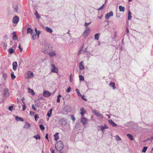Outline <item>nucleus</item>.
I'll list each match as a JSON object with an SVG mask.
<instances>
[{
    "label": "nucleus",
    "mask_w": 153,
    "mask_h": 153,
    "mask_svg": "<svg viewBox=\"0 0 153 153\" xmlns=\"http://www.w3.org/2000/svg\"><path fill=\"white\" fill-rule=\"evenodd\" d=\"M64 147V145L62 141L57 142L56 144L55 148L56 150L58 151H60L62 150Z\"/></svg>",
    "instance_id": "obj_1"
},
{
    "label": "nucleus",
    "mask_w": 153,
    "mask_h": 153,
    "mask_svg": "<svg viewBox=\"0 0 153 153\" xmlns=\"http://www.w3.org/2000/svg\"><path fill=\"white\" fill-rule=\"evenodd\" d=\"M51 48V49H52V47L50 45L48 44H46L45 45V46L42 48L41 51H42L45 54H47L48 53L49 49Z\"/></svg>",
    "instance_id": "obj_2"
},
{
    "label": "nucleus",
    "mask_w": 153,
    "mask_h": 153,
    "mask_svg": "<svg viewBox=\"0 0 153 153\" xmlns=\"http://www.w3.org/2000/svg\"><path fill=\"white\" fill-rule=\"evenodd\" d=\"M51 67L52 68L51 69V72L53 73H57L58 72V70L55 65L53 64L51 65Z\"/></svg>",
    "instance_id": "obj_3"
},
{
    "label": "nucleus",
    "mask_w": 153,
    "mask_h": 153,
    "mask_svg": "<svg viewBox=\"0 0 153 153\" xmlns=\"http://www.w3.org/2000/svg\"><path fill=\"white\" fill-rule=\"evenodd\" d=\"M92 113L99 118L102 119L103 118L102 114L98 112L95 109H94L92 110Z\"/></svg>",
    "instance_id": "obj_4"
},
{
    "label": "nucleus",
    "mask_w": 153,
    "mask_h": 153,
    "mask_svg": "<svg viewBox=\"0 0 153 153\" xmlns=\"http://www.w3.org/2000/svg\"><path fill=\"white\" fill-rule=\"evenodd\" d=\"M59 123L63 126H65L67 123V121L65 118H61L59 120Z\"/></svg>",
    "instance_id": "obj_5"
},
{
    "label": "nucleus",
    "mask_w": 153,
    "mask_h": 153,
    "mask_svg": "<svg viewBox=\"0 0 153 153\" xmlns=\"http://www.w3.org/2000/svg\"><path fill=\"white\" fill-rule=\"evenodd\" d=\"M25 75L26 77L29 78H31L33 76V73L30 71H27Z\"/></svg>",
    "instance_id": "obj_6"
},
{
    "label": "nucleus",
    "mask_w": 153,
    "mask_h": 153,
    "mask_svg": "<svg viewBox=\"0 0 153 153\" xmlns=\"http://www.w3.org/2000/svg\"><path fill=\"white\" fill-rule=\"evenodd\" d=\"M51 93L49 91L45 90L43 92V96L45 97H49L51 95Z\"/></svg>",
    "instance_id": "obj_7"
},
{
    "label": "nucleus",
    "mask_w": 153,
    "mask_h": 153,
    "mask_svg": "<svg viewBox=\"0 0 153 153\" xmlns=\"http://www.w3.org/2000/svg\"><path fill=\"white\" fill-rule=\"evenodd\" d=\"M113 12L112 11H110L109 13H107L105 16V18L106 19H108L111 16H113Z\"/></svg>",
    "instance_id": "obj_8"
},
{
    "label": "nucleus",
    "mask_w": 153,
    "mask_h": 153,
    "mask_svg": "<svg viewBox=\"0 0 153 153\" xmlns=\"http://www.w3.org/2000/svg\"><path fill=\"white\" fill-rule=\"evenodd\" d=\"M81 118L80 122L82 123L83 124H85L86 122L88 121V120L87 119L83 117Z\"/></svg>",
    "instance_id": "obj_9"
},
{
    "label": "nucleus",
    "mask_w": 153,
    "mask_h": 153,
    "mask_svg": "<svg viewBox=\"0 0 153 153\" xmlns=\"http://www.w3.org/2000/svg\"><path fill=\"white\" fill-rule=\"evenodd\" d=\"M99 127L100 128V130L102 131L103 132H104V129L108 128V126H107L105 124L103 126H99Z\"/></svg>",
    "instance_id": "obj_10"
},
{
    "label": "nucleus",
    "mask_w": 153,
    "mask_h": 153,
    "mask_svg": "<svg viewBox=\"0 0 153 153\" xmlns=\"http://www.w3.org/2000/svg\"><path fill=\"white\" fill-rule=\"evenodd\" d=\"M19 20V18L17 16H15L13 19V22L14 23H17Z\"/></svg>",
    "instance_id": "obj_11"
},
{
    "label": "nucleus",
    "mask_w": 153,
    "mask_h": 153,
    "mask_svg": "<svg viewBox=\"0 0 153 153\" xmlns=\"http://www.w3.org/2000/svg\"><path fill=\"white\" fill-rule=\"evenodd\" d=\"M48 54L51 57H53V56H56V53L55 51H51L48 52Z\"/></svg>",
    "instance_id": "obj_12"
},
{
    "label": "nucleus",
    "mask_w": 153,
    "mask_h": 153,
    "mask_svg": "<svg viewBox=\"0 0 153 153\" xmlns=\"http://www.w3.org/2000/svg\"><path fill=\"white\" fill-rule=\"evenodd\" d=\"M8 89L7 88L4 89V95L5 97H7L9 95Z\"/></svg>",
    "instance_id": "obj_13"
},
{
    "label": "nucleus",
    "mask_w": 153,
    "mask_h": 153,
    "mask_svg": "<svg viewBox=\"0 0 153 153\" xmlns=\"http://www.w3.org/2000/svg\"><path fill=\"white\" fill-rule=\"evenodd\" d=\"M80 114L81 115L82 117H83L84 114L86 112L85 110L83 108H82L80 110Z\"/></svg>",
    "instance_id": "obj_14"
},
{
    "label": "nucleus",
    "mask_w": 153,
    "mask_h": 153,
    "mask_svg": "<svg viewBox=\"0 0 153 153\" xmlns=\"http://www.w3.org/2000/svg\"><path fill=\"white\" fill-rule=\"evenodd\" d=\"M79 68L81 70H83L85 69L82 61L79 64Z\"/></svg>",
    "instance_id": "obj_15"
},
{
    "label": "nucleus",
    "mask_w": 153,
    "mask_h": 153,
    "mask_svg": "<svg viewBox=\"0 0 153 153\" xmlns=\"http://www.w3.org/2000/svg\"><path fill=\"white\" fill-rule=\"evenodd\" d=\"M27 90H28V92L31 94L32 95H35V94L33 91L30 88H27Z\"/></svg>",
    "instance_id": "obj_16"
},
{
    "label": "nucleus",
    "mask_w": 153,
    "mask_h": 153,
    "mask_svg": "<svg viewBox=\"0 0 153 153\" xmlns=\"http://www.w3.org/2000/svg\"><path fill=\"white\" fill-rule=\"evenodd\" d=\"M109 122L113 126H117V124L114 123L111 120H109Z\"/></svg>",
    "instance_id": "obj_17"
},
{
    "label": "nucleus",
    "mask_w": 153,
    "mask_h": 153,
    "mask_svg": "<svg viewBox=\"0 0 153 153\" xmlns=\"http://www.w3.org/2000/svg\"><path fill=\"white\" fill-rule=\"evenodd\" d=\"M17 66V62H14L13 64V69L15 71L16 70V67Z\"/></svg>",
    "instance_id": "obj_18"
},
{
    "label": "nucleus",
    "mask_w": 153,
    "mask_h": 153,
    "mask_svg": "<svg viewBox=\"0 0 153 153\" xmlns=\"http://www.w3.org/2000/svg\"><path fill=\"white\" fill-rule=\"evenodd\" d=\"M46 30L48 32L51 33L53 32V30L51 28L48 27H45Z\"/></svg>",
    "instance_id": "obj_19"
},
{
    "label": "nucleus",
    "mask_w": 153,
    "mask_h": 153,
    "mask_svg": "<svg viewBox=\"0 0 153 153\" xmlns=\"http://www.w3.org/2000/svg\"><path fill=\"white\" fill-rule=\"evenodd\" d=\"M15 119L17 121H21L22 122L24 121V120L22 118L19 117L18 116L16 117Z\"/></svg>",
    "instance_id": "obj_20"
},
{
    "label": "nucleus",
    "mask_w": 153,
    "mask_h": 153,
    "mask_svg": "<svg viewBox=\"0 0 153 153\" xmlns=\"http://www.w3.org/2000/svg\"><path fill=\"white\" fill-rule=\"evenodd\" d=\"M35 105L37 107H39L41 104V102L39 101H35Z\"/></svg>",
    "instance_id": "obj_21"
},
{
    "label": "nucleus",
    "mask_w": 153,
    "mask_h": 153,
    "mask_svg": "<svg viewBox=\"0 0 153 153\" xmlns=\"http://www.w3.org/2000/svg\"><path fill=\"white\" fill-rule=\"evenodd\" d=\"M13 39L14 40H16L17 39V36L15 32L13 31Z\"/></svg>",
    "instance_id": "obj_22"
},
{
    "label": "nucleus",
    "mask_w": 153,
    "mask_h": 153,
    "mask_svg": "<svg viewBox=\"0 0 153 153\" xmlns=\"http://www.w3.org/2000/svg\"><path fill=\"white\" fill-rule=\"evenodd\" d=\"M109 85L110 86H111L113 88V89H115L116 88V87L115 86V83L114 82H111L110 84Z\"/></svg>",
    "instance_id": "obj_23"
},
{
    "label": "nucleus",
    "mask_w": 153,
    "mask_h": 153,
    "mask_svg": "<svg viewBox=\"0 0 153 153\" xmlns=\"http://www.w3.org/2000/svg\"><path fill=\"white\" fill-rule=\"evenodd\" d=\"M58 133H56L54 135V140L56 141H57L59 139V137L58 136Z\"/></svg>",
    "instance_id": "obj_24"
},
{
    "label": "nucleus",
    "mask_w": 153,
    "mask_h": 153,
    "mask_svg": "<svg viewBox=\"0 0 153 153\" xmlns=\"http://www.w3.org/2000/svg\"><path fill=\"white\" fill-rule=\"evenodd\" d=\"M27 33H30L31 35H32L33 33V30L31 28H28L27 30Z\"/></svg>",
    "instance_id": "obj_25"
},
{
    "label": "nucleus",
    "mask_w": 153,
    "mask_h": 153,
    "mask_svg": "<svg viewBox=\"0 0 153 153\" xmlns=\"http://www.w3.org/2000/svg\"><path fill=\"white\" fill-rule=\"evenodd\" d=\"M89 34V32H85L84 31L83 33L82 36L84 38H86Z\"/></svg>",
    "instance_id": "obj_26"
},
{
    "label": "nucleus",
    "mask_w": 153,
    "mask_h": 153,
    "mask_svg": "<svg viewBox=\"0 0 153 153\" xmlns=\"http://www.w3.org/2000/svg\"><path fill=\"white\" fill-rule=\"evenodd\" d=\"M30 124L28 123H26L25 125L24 126V128L27 129L29 128L30 127Z\"/></svg>",
    "instance_id": "obj_27"
},
{
    "label": "nucleus",
    "mask_w": 153,
    "mask_h": 153,
    "mask_svg": "<svg viewBox=\"0 0 153 153\" xmlns=\"http://www.w3.org/2000/svg\"><path fill=\"white\" fill-rule=\"evenodd\" d=\"M52 110V109H50L49 111L48 112L47 114V115L48 116V117H50L51 116Z\"/></svg>",
    "instance_id": "obj_28"
},
{
    "label": "nucleus",
    "mask_w": 153,
    "mask_h": 153,
    "mask_svg": "<svg viewBox=\"0 0 153 153\" xmlns=\"http://www.w3.org/2000/svg\"><path fill=\"white\" fill-rule=\"evenodd\" d=\"M127 136L131 140H134L133 136L131 134H127Z\"/></svg>",
    "instance_id": "obj_29"
},
{
    "label": "nucleus",
    "mask_w": 153,
    "mask_h": 153,
    "mask_svg": "<svg viewBox=\"0 0 153 153\" xmlns=\"http://www.w3.org/2000/svg\"><path fill=\"white\" fill-rule=\"evenodd\" d=\"M119 9L120 11H124L125 7H122L121 6H119Z\"/></svg>",
    "instance_id": "obj_30"
},
{
    "label": "nucleus",
    "mask_w": 153,
    "mask_h": 153,
    "mask_svg": "<svg viewBox=\"0 0 153 153\" xmlns=\"http://www.w3.org/2000/svg\"><path fill=\"white\" fill-rule=\"evenodd\" d=\"M99 33H96L94 35V39L98 40L99 39Z\"/></svg>",
    "instance_id": "obj_31"
},
{
    "label": "nucleus",
    "mask_w": 153,
    "mask_h": 153,
    "mask_svg": "<svg viewBox=\"0 0 153 153\" xmlns=\"http://www.w3.org/2000/svg\"><path fill=\"white\" fill-rule=\"evenodd\" d=\"M33 137L36 139V140L38 139L40 140L41 138L39 134H37L34 136H33Z\"/></svg>",
    "instance_id": "obj_32"
},
{
    "label": "nucleus",
    "mask_w": 153,
    "mask_h": 153,
    "mask_svg": "<svg viewBox=\"0 0 153 153\" xmlns=\"http://www.w3.org/2000/svg\"><path fill=\"white\" fill-rule=\"evenodd\" d=\"M62 97V96L60 94H59L57 96V99L56 100L57 102H60V98Z\"/></svg>",
    "instance_id": "obj_33"
},
{
    "label": "nucleus",
    "mask_w": 153,
    "mask_h": 153,
    "mask_svg": "<svg viewBox=\"0 0 153 153\" xmlns=\"http://www.w3.org/2000/svg\"><path fill=\"white\" fill-rule=\"evenodd\" d=\"M114 137L115 138L116 140L117 141H118L121 140V138L118 135Z\"/></svg>",
    "instance_id": "obj_34"
},
{
    "label": "nucleus",
    "mask_w": 153,
    "mask_h": 153,
    "mask_svg": "<svg viewBox=\"0 0 153 153\" xmlns=\"http://www.w3.org/2000/svg\"><path fill=\"white\" fill-rule=\"evenodd\" d=\"M76 92H77V95L81 97V94H80V92H79V90L77 88H76Z\"/></svg>",
    "instance_id": "obj_35"
},
{
    "label": "nucleus",
    "mask_w": 153,
    "mask_h": 153,
    "mask_svg": "<svg viewBox=\"0 0 153 153\" xmlns=\"http://www.w3.org/2000/svg\"><path fill=\"white\" fill-rule=\"evenodd\" d=\"M35 15L36 16V17L38 19H39L40 18V16L39 15V14L37 11H36L35 12Z\"/></svg>",
    "instance_id": "obj_36"
},
{
    "label": "nucleus",
    "mask_w": 153,
    "mask_h": 153,
    "mask_svg": "<svg viewBox=\"0 0 153 153\" xmlns=\"http://www.w3.org/2000/svg\"><path fill=\"white\" fill-rule=\"evenodd\" d=\"M90 31V29L89 27H86V29L85 30V32H89H89Z\"/></svg>",
    "instance_id": "obj_37"
},
{
    "label": "nucleus",
    "mask_w": 153,
    "mask_h": 153,
    "mask_svg": "<svg viewBox=\"0 0 153 153\" xmlns=\"http://www.w3.org/2000/svg\"><path fill=\"white\" fill-rule=\"evenodd\" d=\"M71 109L70 107H67V108H65V111L67 112H69L71 111Z\"/></svg>",
    "instance_id": "obj_38"
},
{
    "label": "nucleus",
    "mask_w": 153,
    "mask_h": 153,
    "mask_svg": "<svg viewBox=\"0 0 153 153\" xmlns=\"http://www.w3.org/2000/svg\"><path fill=\"white\" fill-rule=\"evenodd\" d=\"M11 78L13 79H14L15 78L16 76L14 75L13 72H12L11 74Z\"/></svg>",
    "instance_id": "obj_39"
},
{
    "label": "nucleus",
    "mask_w": 153,
    "mask_h": 153,
    "mask_svg": "<svg viewBox=\"0 0 153 153\" xmlns=\"http://www.w3.org/2000/svg\"><path fill=\"white\" fill-rule=\"evenodd\" d=\"M8 51L10 53H12L14 52L13 49L12 48L9 49L8 50Z\"/></svg>",
    "instance_id": "obj_40"
},
{
    "label": "nucleus",
    "mask_w": 153,
    "mask_h": 153,
    "mask_svg": "<svg viewBox=\"0 0 153 153\" xmlns=\"http://www.w3.org/2000/svg\"><path fill=\"white\" fill-rule=\"evenodd\" d=\"M147 148V146H144L142 149V152H146Z\"/></svg>",
    "instance_id": "obj_41"
},
{
    "label": "nucleus",
    "mask_w": 153,
    "mask_h": 153,
    "mask_svg": "<svg viewBox=\"0 0 153 153\" xmlns=\"http://www.w3.org/2000/svg\"><path fill=\"white\" fill-rule=\"evenodd\" d=\"M39 127L40 128V129L42 130H44L45 129L44 126H43V125H40Z\"/></svg>",
    "instance_id": "obj_42"
},
{
    "label": "nucleus",
    "mask_w": 153,
    "mask_h": 153,
    "mask_svg": "<svg viewBox=\"0 0 153 153\" xmlns=\"http://www.w3.org/2000/svg\"><path fill=\"white\" fill-rule=\"evenodd\" d=\"M23 104L22 105V106H23V111H24L26 109V106L25 104V103H24V102L23 101Z\"/></svg>",
    "instance_id": "obj_43"
},
{
    "label": "nucleus",
    "mask_w": 153,
    "mask_h": 153,
    "mask_svg": "<svg viewBox=\"0 0 153 153\" xmlns=\"http://www.w3.org/2000/svg\"><path fill=\"white\" fill-rule=\"evenodd\" d=\"M79 78L80 80H84V77L82 76V75H79Z\"/></svg>",
    "instance_id": "obj_44"
},
{
    "label": "nucleus",
    "mask_w": 153,
    "mask_h": 153,
    "mask_svg": "<svg viewBox=\"0 0 153 153\" xmlns=\"http://www.w3.org/2000/svg\"><path fill=\"white\" fill-rule=\"evenodd\" d=\"M3 76L4 78V80H6L7 76V74L5 73H4L3 74Z\"/></svg>",
    "instance_id": "obj_45"
},
{
    "label": "nucleus",
    "mask_w": 153,
    "mask_h": 153,
    "mask_svg": "<svg viewBox=\"0 0 153 153\" xmlns=\"http://www.w3.org/2000/svg\"><path fill=\"white\" fill-rule=\"evenodd\" d=\"M105 4H103L99 8L98 10H102L103 9V7L105 6Z\"/></svg>",
    "instance_id": "obj_46"
},
{
    "label": "nucleus",
    "mask_w": 153,
    "mask_h": 153,
    "mask_svg": "<svg viewBox=\"0 0 153 153\" xmlns=\"http://www.w3.org/2000/svg\"><path fill=\"white\" fill-rule=\"evenodd\" d=\"M91 23V22H90L89 23H85L84 25L86 27H88L87 26L90 25Z\"/></svg>",
    "instance_id": "obj_47"
},
{
    "label": "nucleus",
    "mask_w": 153,
    "mask_h": 153,
    "mask_svg": "<svg viewBox=\"0 0 153 153\" xmlns=\"http://www.w3.org/2000/svg\"><path fill=\"white\" fill-rule=\"evenodd\" d=\"M13 108V106H10L9 107V110L10 111H12Z\"/></svg>",
    "instance_id": "obj_48"
},
{
    "label": "nucleus",
    "mask_w": 153,
    "mask_h": 153,
    "mask_svg": "<svg viewBox=\"0 0 153 153\" xmlns=\"http://www.w3.org/2000/svg\"><path fill=\"white\" fill-rule=\"evenodd\" d=\"M85 97V96L83 95L82 97V98L84 100L87 101V99L86 98L84 97Z\"/></svg>",
    "instance_id": "obj_49"
},
{
    "label": "nucleus",
    "mask_w": 153,
    "mask_h": 153,
    "mask_svg": "<svg viewBox=\"0 0 153 153\" xmlns=\"http://www.w3.org/2000/svg\"><path fill=\"white\" fill-rule=\"evenodd\" d=\"M32 108L33 109V110L35 111L36 110V108L35 107V105L33 104H32Z\"/></svg>",
    "instance_id": "obj_50"
},
{
    "label": "nucleus",
    "mask_w": 153,
    "mask_h": 153,
    "mask_svg": "<svg viewBox=\"0 0 153 153\" xmlns=\"http://www.w3.org/2000/svg\"><path fill=\"white\" fill-rule=\"evenodd\" d=\"M32 39L33 40H34L35 39V38L34 37V36H36V34H35V35H33L32 34Z\"/></svg>",
    "instance_id": "obj_51"
},
{
    "label": "nucleus",
    "mask_w": 153,
    "mask_h": 153,
    "mask_svg": "<svg viewBox=\"0 0 153 153\" xmlns=\"http://www.w3.org/2000/svg\"><path fill=\"white\" fill-rule=\"evenodd\" d=\"M71 119L73 121H74L75 120V118L73 115H71Z\"/></svg>",
    "instance_id": "obj_52"
},
{
    "label": "nucleus",
    "mask_w": 153,
    "mask_h": 153,
    "mask_svg": "<svg viewBox=\"0 0 153 153\" xmlns=\"http://www.w3.org/2000/svg\"><path fill=\"white\" fill-rule=\"evenodd\" d=\"M71 89V87H69V88H67V89L66 91H67L68 92H69L70 91Z\"/></svg>",
    "instance_id": "obj_53"
},
{
    "label": "nucleus",
    "mask_w": 153,
    "mask_h": 153,
    "mask_svg": "<svg viewBox=\"0 0 153 153\" xmlns=\"http://www.w3.org/2000/svg\"><path fill=\"white\" fill-rule=\"evenodd\" d=\"M19 48L20 49V51L21 52H22V51L23 49L22 48H21L20 45H19Z\"/></svg>",
    "instance_id": "obj_54"
},
{
    "label": "nucleus",
    "mask_w": 153,
    "mask_h": 153,
    "mask_svg": "<svg viewBox=\"0 0 153 153\" xmlns=\"http://www.w3.org/2000/svg\"><path fill=\"white\" fill-rule=\"evenodd\" d=\"M30 114L31 116H33L34 115V113L33 111H30Z\"/></svg>",
    "instance_id": "obj_55"
},
{
    "label": "nucleus",
    "mask_w": 153,
    "mask_h": 153,
    "mask_svg": "<svg viewBox=\"0 0 153 153\" xmlns=\"http://www.w3.org/2000/svg\"><path fill=\"white\" fill-rule=\"evenodd\" d=\"M72 74H71L70 75V81L71 82H72Z\"/></svg>",
    "instance_id": "obj_56"
},
{
    "label": "nucleus",
    "mask_w": 153,
    "mask_h": 153,
    "mask_svg": "<svg viewBox=\"0 0 153 153\" xmlns=\"http://www.w3.org/2000/svg\"><path fill=\"white\" fill-rule=\"evenodd\" d=\"M36 33V34H37L38 35V37H39V34L41 33V32L39 30H38V32H37Z\"/></svg>",
    "instance_id": "obj_57"
},
{
    "label": "nucleus",
    "mask_w": 153,
    "mask_h": 153,
    "mask_svg": "<svg viewBox=\"0 0 153 153\" xmlns=\"http://www.w3.org/2000/svg\"><path fill=\"white\" fill-rule=\"evenodd\" d=\"M132 17V16H131V15L130 14V15H128V20H130V19H131V18Z\"/></svg>",
    "instance_id": "obj_58"
},
{
    "label": "nucleus",
    "mask_w": 153,
    "mask_h": 153,
    "mask_svg": "<svg viewBox=\"0 0 153 153\" xmlns=\"http://www.w3.org/2000/svg\"><path fill=\"white\" fill-rule=\"evenodd\" d=\"M34 118H35V120L36 121H37V118H38V116L37 115H35Z\"/></svg>",
    "instance_id": "obj_59"
},
{
    "label": "nucleus",
    "mask_w": 153,
    "mask_h": 153,
    "mask_svg": "<svg viewBox=\"0 0 153 153\" xmlns=\"http://www.w3.org/2000/svg\"><path fill=\"white\" fill-rule=\"evenodd\" d=\"M82 48H81V49L80 50V51H79V52L78 53V55H79V54H80L81 53V51L82 50Z\"/></svg>",
    "instance_id": "obj_60"
},
{
    "label": "nucleus",
    "mask_w": 153,
    "mask_h": 153,
    "mask_svg": "<svg viewBox=\"0 0 153 153\" xmlns=\"http://www.w3.org/2000/svg\"><path fill=\"white\" fill-rule=\"evenodd\" d=\"M84 52H86V53H88V51H87V48L84 49Z\"/></svg>",
    "instance_id": "obj_61"
},
{
    "label": "nucleus",
    "mask_w": 153,
    "mask_h": 153,
    "mask_svg": "<svg viewBox=\"0 0 153 153\" xmlns=\"http://www.w3.org/2000/svg\"><path fill=\"white\" fill-rule=\"evenodd\" d=\"M50 150H51V153H55V151L54 150H53V149L51 150V148Z\"/></svg>",
    "instance_id": "obj_62"
},
{
    "label": "nucleus",
    "mask_w": 153,
    "mask_h": 153,
    "mask_svg": "<svg viewBox=\"0 0 153 153\" xmlns=\"http://www.w3.org/2000/svg\"><path fill=\"white\" fill-rule=\"evenodd\" d=\"M18 7H16L14 11L16 12L18 10Z\"/></svg>",
    "instance_id": "obj_63"
},
{
    "label": "nucleus",
    "mask_w": 153,
    "mask_h": 153,
    "mask_svg": "<svg viewBox=\"0 0 153 153\" xmlns=\"http://www.w3.org/2000/svg\"><path fill=\"white\" fill-rule=\"evenodd\" d=\"M48 134H47L45 137V138L47 140H48Z\"/></svg>",
    "instance_id": "obj_64"
}]
</instances>
